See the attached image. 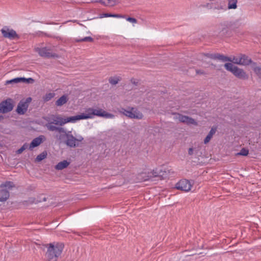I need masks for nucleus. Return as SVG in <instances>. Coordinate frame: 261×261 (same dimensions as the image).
<instances>
[{
  "label": "nucleus",
  "instance_id": "nucleus-11",
  "mask_svg": "<svg viewBox=\"0 0 261 261\" xmlns=\"http://www.w3.org/2000/svg\"><path fill=\"white\" fill-rule=\"evenodd\" d=\"M13 108V101L9 98L0 103V112L6 113L11 111Z\"/></svg>",
  "mask_w": 261,
  "mask_h": 261
},
{
  "label": "nucleus",
  "instance_id": "nucleus-25",
  "mask_svg": "<svg viewBox=\"0 0 261 261\" xmlns=\"http://www.w3.org/2000/svg\"><path fill=\"white\" fill-rule=\"evenodd\" d=\"M55 96V93L54 92H49L46 93L45 95H44L42 97V99L44 101L46 102L48 101L53 98H54Z\"/></svg>",
  "mask_w": 261,
  "mask_h": 261
},
{
  "label": "nucleus",
  "instance_id": "nucleus-4",
  "mask_svg": "<svg viewBox=\"0 0 261 261\" xmlns=\"http://www.w3.org/2000/svg\"><path fill=\"white\" fill-rule=\"evenodd\" d=\"M120 112L125 116L132 119H141L143 117L142 113L134 108H131L129 110L121 109Z\"/></svg>",
  "mask_w": 261,
  "mask_h": 261
},
{
  "label": "nucleus",
  "instance_id": "nucleus-26",
  "mask_svg": "<svg viewBox=\"0 0 261 261\" xmlns=\"http://www.w3.org/2000/svg\"><path fill=\"white\" fill-rule=\"evenodd\" d=\"M24 80V77H17L12 80L7 81L6 82V84H12V83H18L19 82H22V80Z\"/></svg>",
  "mask_w": 261,
  "mask_h": 261
},
{
  "label": "nucleus",
  "instance_id": "nucleus-28",
  "mask_svg": "<svg viewBox=\"0 0 261 261\" xmlns=\"http://www.w3.org/2000/svg\"><path fill=\"white\" fill-rule=\"evenodd\" d=\"M47 155V152L46 151H43L41 153L38 155L36 158V161L40 162L43 159H44Z\"/></svg>",
  "mask_w": 261,
  "mask_h": 261
},
{
  "label": "nucleus",
  "instance_id": "nucleus-36",
  "mask_svg": "<svg viewBox=\"0 0 261 261\" xmlns=\"http://www.w3.org/2000/svg\"><path fill=\"white\" fill-rule=\"evenodd\" d=\"M4 186L5 187H8V188H10L13 187V184L12 182H11V181H7L5 183Z\"/></svg>",
  "mask_w": 261,
  "mask_h": 261
},
{
  "label": "nucleus",
  "instance_id": "nucleus-27",
  "mask_svg": "<svg viewBox=\"0 0 261 261\" xmlns=\"http://www.w3.org/2000/svg\"><path fill=\"white\" fill-rule=\"evenodd\" d=\"M24 80V77H17L12 80L7 81L6 82V84H12V83H18L19 82H22V80Z\"/></svg>",
  "mask_w": 261,
  "mask_h": 261
},
{
  "label": "nucleus",
  "instance_id": "nucleus-23",
  "mask_svg": "<svg viewBox=\"0 0 261 261\" xmlns=\"http://www.w3.org/2000/svg\"><path fill=\"white\" fill-rule=\"evenodd\" d=\"M216 131V129L215 128H212L211 130L210 131L209 133L207 135V136L205 137V138L204 140V143L207 144L210 142V141L212 138L213 135L215 134Z\"/></svg>",
  "mask_w": 261,
  "mask_h": 261
},
{
  "label": "nucleus",
  "instance_id": "nucleus-9",
  "mask_svg": "<svg viewBox=\"0 0 261 261\" xmlns=\"http://www.w3.org/2000/svg\"><path fill=\"white\" fill-rule=\"evenodd\" d=\"M32 101L31 97H28L25 99L21 100L18 103L17 108V112L19 114H23L27 111L29 103Z\"/></svg>",
  "mask_w": 261,
  "mask_h": 261
},
{
  "label": "nucleus",
  "instance_id": "nucleus-29",
  "mask_svg": "<svg viewBox=\"0 0 261 261\" xmlns=\"http://www.w3.org/2000/svg\"><path fill=\"white\" fill-rule=\"evenodd\" d=\"M120 81V79L118 77H112L110 78L109 79V82L112 85H116L117 84L118 82Z\"/></svg>",
  "mask_w": 261,
  "mask_h": 261
},
{
  "label": "nucleus",
  "instance_id": "nucleus-20",
  "mask_svg": "<svg viewBox=\"0 0 261 261\" xmlns=\"http://www.w3.org/2000/svg\"><path fill=\"white\" fill-rule=\"evenodd\" d=\"M69 164L70 162L67 160H64L58 163L55 166V169L58 170H61L67 167Z\"/></svg>",
  "mask_w": 261,
  "mask_h": 261
},
{
  "label": "nucleus",
  "instance_id": "nucleus-30",
  "mask_svg": "<svg viewBox=\"0 0 261 261\" xmlns=\"http://www.w3.org/2000/svg\"><path fill=\"white\" fill-rule=\"evenodd\" d=\"M161 170L155 169L152 171V175L154 176H161L164 175L163 174H161Z\"/></svg>",
  "mask_w": 261,
  "mask_h": 261
},
{
  "label": "nucleus",
  "instance_id": "nucleus-7",
  "mask_svg": "<svg viewBox=\"0 0 261 261\" xmlns=\"http://www.w3.org/2000/svg\"><path fill=\"white\" fill-rule=\"evenodd\" d=\"M35 50L42 57L48 58L58 57L57 54L51 52L50 49L46 47L42 48L36 47L35 48Z\"/></svg>",
  "mask_w": 261,
  "mask_h": 261
},
{
  "label": "nucleus",
  "instance_id": "nucleus-13",
  "mask_svg": "<svg viewBox=\"0 0 261 261\" xmlns=\"http://www.w3.org/2000/svg\"><path fill=\"white\" fill-rule=\"evenodd\" d=\"M176 188L177 189L181 190L186 192H188L191 190L192 188V185L190 181L188 180L182 179L176 184Z\"/></svg>",
  "mask_w": 261,
  "mask_h": 261
},
{
  "label": "nucleus",
  "instance_id": "nucleus-3",
  "mask_svg": "<svg viewBox=\"0 0 261 261\" xmlns=\"http://www.w3.org/2000/svg\"><path fill=\"white\" fill-rule=\"evenodd\" d=\"M47 121H51V123H54L56 125H63L67 123H75L73 116H71L67 118H63L59 115H51L48 119H46Z\"/></svg>",
  "mask_w": 261,
  "mask_h": 261
},
{
  "label": "nucleus",
  "instance_id": "nucleus-1",
  "mask_svg": "<svg viewBox=\"0 0 261 261\" xmlns=\"http://www.w3.org/2000/svg\"><path fill=\"white\" fill-rule=\"evenodd\" d=\"M46 247V256L48 261H57V258L63 251V244L61 243H50L47 245Z\"/></svg>",
  "mask_w": 261,
  "mask_h": 261
},
{
  "label": "nucleus",
  "instance_id": "nucleus-32",
  "mask_svg": "<svg viewBox=\"0 0 261 261\" xmlns=\"http://www.w3.org/2000/svg\"><path fill=\"white\" fill-rule=\"evenodd\" d=\"M248 153H249L248 150L246 149L245 148H242L240 152L238 153V154L243 155V156H246L248 155Z\"/></svg>",
  "mask_w": 261,
  "mask_h": 261
},
{
  "label": "nucleus",
  "instance_id": "nucleus-2",
  "mask_svg": "<svg viewBox=\"0 0 261 261\" xmlns=\"http://www.w3.org/2000/svg\"><path fill=\"white\" fill-rule=\"evenodd\" d=\"M224 67L227 70L230 71L238 79L246 80L248 78V75L244 71V70L234 66L231 63H225Z\"/></svg>",
  "mask_w": 261,
  "mask_h": 261
},
{
  "label": "nucleus",
  "instance_id": "nucleus-10",
  "mask_svg": "<svg viewBox=\"0 0 261 261\" xmlns=\"http://www.w3.org/2000/svg\"><path fill=\"white\" fill-rule=\"evenodd\" d=\"M174 119L175 120H178L179 121L185 123L187 124H193L195 125H197V122L193 118L189 117L188 116H184L182 115L177 114H174Z\"/></svg>",
  "mask_w": 261,
  "mask_h": 261
},
{
  "label": "nucleus",
  "instance_id": "nucleus-38",
  "mask_svg": "<svg viewBox=\"0 0 261 261\" xmlns=\"http://www.w3.org/2000/svg\"><path fill=\"white\" fill-rule=\"evenodd\" d=\"M25 149H24L23 147H21L19 149H18L16 151V152L18 153V154H20L21 153H22Z\"/></svg>",
  "mask_w": 261,
  "mask_h": 261
},
{
  "label": "nucleus",
  "instance_id": "nucleus-22",
  "mask_svg": "<svg viewBox=\"0 0 261 261\" xmlns=\"http://www.w3.org/2000/svg\"><path fill=\"white\" fill-rule=\"evenodd\" d=\"M100 18H104V17H114V18H124L125 16L120 15V14H111V13H102L100 15Z\"/></svg>",
  "mask_w": 261,
  "mask_h": 261
},
{
  "label": "nucleus",
  "instance_id": "nucleus-40",
  "mask_svg": "<svg viewBox=\"0 0 261 261\" xmlns=\"http://www.w3.org/2000/svg\"><path fill=\"white\" fill-rule=\"evenodd\" d=\"M196 73H197V74H202L204 73V72L201 71V70H196Z\"/></svg>",
  "mask_w": 261,
  "mask_h": 261
},
{
  "label": "nucleus",
  "instance_id": "nucleus-31",
  "mask_svg": "<svg viewBox=\"0 0 261 261\" xmlns=\"http://www.w3.org/2000/svg\"><path fill=\"white\" fill-rule=\"evenodd\" d=\"M124 18H125V19L127 21H129V22H130L133 24H135L137 22V20L136 18H133V17H126L125 16V17Z\"/></svg>",
  "mask_w": 261,
  "mask_h": 261
},
{
  "label": "nucleus",
  "instance_id": "nucleus-39",
  "mask_svg": "<svg viewBox=\"0 0 261 261\" xmlns=\"http://www.w3.org/2000/svg\"><path fill=\"white\" fill-rule=\"evenodd\" d=\"M188 153L189 155H192L193 153V149L192 148H190L188 150Z\"/></svg>",
  "mask_w": 261,
  "mask_h": 261
},
{
  "label": "nucleus",
  "instance_id": "nucleus-14",
  "mask_svg": "<svg viewBox=\"0 0 261 261\" xmlns=\"http://www.w3.org/2000/svg\"><path fill=\"white\" fill-rule=\"evenodd\" d=\"M94 117L95 116L99 117H103L106 118H113L114 115L112 114L108 113L101 109H93Z\"/></svg>",
  "mask_w": 261,
  "mask_h": 261
},
{
  "label": "nucleus",
  "instance_id": "nucleus-12",
  "mask_svg": "<svg viewBox=\"0 0 261 261\" xmlns=\"http://www.w3.org/2000/svg\"><path fill=\"white\" fill-rule=\"evenodd\" d=\"M83 140L82 136L75 138L71 135H67L66 144L71 147H75L79 145V142Z\"/></svg>",
  "mask_w": 261,
  "mask_h": 261
},
{
  "label": "nucleus",
  "instance_id": "nucleus-19",
  "mask_svg": "<svg viewBox=\"0 0 261 261\" xmlns=\"http://www.w3.org/2000/svg\"><path fill=\"white\" fill-rule=\"evenodd\" d=\"M68 100V96L67 95H63L56 101V105L59 107L62 106L65 104Z\"/></svg>",
  "mask_w": 261,
  "mask_h": 261
},
{
  "label": "nucleus",
  "instance_id": "nucleus-35",
  "mask_svg": "<svg viewBox=\"0 0 261 261\" xmlns=\"http://www.w3.org/2000/svg\"><path fill=\"white\" fill-rule=\"evenodd\" d=\"M34 79L31 77H30L28 79L24 78V80H22V82L27 83H32L34 82Z\"/></svg>",
  "mask_w": 261,
  "mask_h": 261
},
{
  "label": "nucleus",
  "instance_id": "nucleus-15",
  "mask_svg": "<svg viewBox=\"0 0 261 261\" xmlns=\"http://www.w3.org/2000/svg\"><path fill=\"white\" fill-rule=\"evenodd\" d=\"M207 57L212 59H218L223 62L230 61L232 62V58H228L219 54H207L205 55Z\"/></svg>",
  "mask_w": 261,
  "mask_h": 261
},
{
  "label": "nucleus",
  "instance_id": "nucleus-34",
  "mask_svg": "<svg viewBox=\"0 0 261 261\" xmlns=\"http://www.w3.org/2000/svg\"><path fill=\"white\" fill-rule=\"evenodd\" d=\"M93 39L91 37H85L81 40H79V41H88V42H92Z\"/></svg>",
  "mask_w": 261,
  "mask_h": 261
},
{
  "label": "nucleus",
  "instance_id": "nucleus-16",
  "mask_svg": "<svg viewBox=\"0 0 261 261\" xmlns=\"http://www.w3.org/2000/svg\"><path fill=\"white\" fill-rule=\"evenodd\" d=\"M53 123H51V121L46 124V126L48 130L50 131H57L60 134H66V130L64 128L57 127L55 125H53Z\"/></svg>",
  "mask_w": 261,
  "mask_h": 261
},
{
  "label": "nucleus",
  "instance_id": "nucleus-6",
  "mask_svg": "<svg viewBox=\"0 0 261 261\" xmlns=\"http://www.w3.org/2000/svg\"><path fill=\"white\" fill-rule=\"evenodd\" d=\"M232 62L236 64L246 66L251 63V60L245 55H241L239 56L233 57Z\"/></svg>",
  "mask_w": 261,
  "mask_h": 261
},
{
  "label": "nucleus",
  "instance_id": "nucleus-37",
  "mask_svg": "<svg viewBox=\"0 0 261 261\" xmlns=\"http://www.w3.org/2000/svg\"><path fill=\"white\" fill-rule=\"evenodd\" d=\"M102 0H90L89 2H87V3H100L102 4Z\"/></svg>",
  "mask_w": 261,
  "mask_h": 261
},
{
  "label": "nucleus",
  "instance_id": "nucleus-18",
  "mask_svg": "<svg viewBox=\"0 0 261 261\" xmlns=\"http://www.w3.org/2000/svg\"><path fill=\"white\" fill-rule=\"evenodd\" d=\"M121 0H102V5L105 6L113 7L119 3Z\"/></svg>",
  "mask_w": 261,
  "mask_h": 261
},
{
  "label": "nucleus",
  "instance_id": "nucleus-8",
  "mask_svg": "<svg viewBox=\"0 0 261 261\" xmlns=\"http://www.w3.org/2000/svg\"><path fill=\"white\" fill-rule=\"evenodd\" d=\"M75 123L80 120L92 119L94 118L93 109L88 108L85 110V113L80 115L73 116Z\"/></svg>",
  "mask_w": 261,
  "mask_h": 261
},
{
  "label": "nucleus",
  "instance_id": "nucleus-41",
  "mask_svg": "<svg viewBox=\"0 0 261 261\" xmlns=\"http://www.w3.org/2000/svg\"><path fill=\"white\" fill-rule=\"evenodd\" d=\"M28 146L29 145L28 144L25 143L22 145V147H23L24 149H26L28 147Z\"/></svg>",
  "mask_w": 261,
  "mask_h": 261
},
{
  "label": "nucleus",
  "instance_id": "nucleus-24",
  "mask_svg": "<svg viewBox=\"0 0 261 261\" xmlns=\"http://www.w3.org/2000/svg\"><path fill=\"white\" fill-rule=\"evenodd\" d=\"M228 2L227 8L228 9H236L237 8V0H227Z\"/></svg>",
  "mask_w": 261,
  "mask_h": 261
},
{
  "label": "nucleus",
  "instance_id": "nucleus-21",
  "mask_svg": "<svg viewBox=\"0 0 261 261\" xmlns=\"http://www.w3.org/2000/svg\"><path fill=\"white\" fill-rule=\"evenodd\" d=\"M9 197V192L5 189H0V201H6Z\"/></svg>",
  "mask_w": 261,
  "mask_h": 261
},
{
  "label": "nucleus",
  "instance_id": "nucleus-5",
  "mask_svg": "<svg viewBox=\"0 0 261 261\" xmlns=\"http://www.w3.org/2000/svg\"><path fill=\"white\" fill-rule=\"evenodd\" d=\"M1 32L4 37L8 38L10 40H13L19 38L15 31L7 26H5L2 29Z\"/></svg>",
  "mask_w": 261,
  "mask_h": 261
},
{
  "label": "nucleus",
  "instance_id": "nucleus-17",
  "mask_svg": "<svg viewBox=\"0 0 261 261\" xmlns=\"http://www.w3.org/2000/svg\"><path fill=\"white\" fill-rule=\"evenodd\" d=\"M43 136H40L33 139L29 145V149L32 150L35 147L39 146L42 142Z\"/></svg>",
  "mask_w": 261,
  "mask_h": 261
},
{
  "label": "nucleus",
  "instance_id": "nucleus-33",
  "mask_svg": "<svg viewBox=\"0 0 261 261\" xmlns=\"http://www.w3.org/2000/svg\"><path fill=\"white\" fill-rule=\"evenodd\" d=\"M254 72L260 77H261V67H255L253 68Z\"/></svg>",
  "mask_w": 261,
  "mask_h": 261
}]
</instances>
